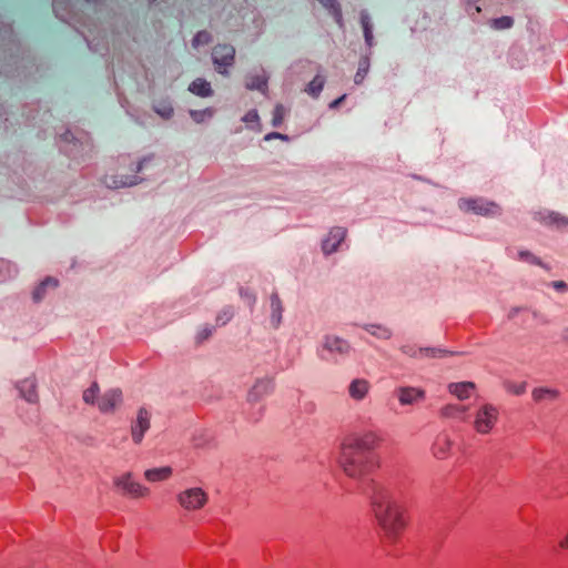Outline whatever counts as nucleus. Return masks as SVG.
Here are the masks:
<instances>
[{
  "mask_svg": "<svg viewBox=\"0 0 568 568\" xmlns=\"http://www.w3.org/2000/svg\"><path fill=\"white\" fill-rule=\"evenodd\" d=\"M371 506L377 524L388 537H395L404 527L402 510L387 490H377L371 497Z\"/></svg>",
  "mask_w": 568,
  "mask_h": 568,
  "instance_id": "obj_1",
  "label": "nucleus"
},
{
  "mask_svg": "<svg viewBox=\"0 0 568 568\" xmlns=\"http://www.w3.org/2000/svg\"><path fill=\"white\" fill-rule=\"evenodd\" d=\"M364 448L365 443L358 438L341 444L338 464L347 476L356 478L362 474L363 463L356 457V452Z\"/></svg>",
  "mask_w": 568,
  "mask_h": 568,
  "instance_id": "obj_2",
  "label": "nucleus"
},
{
  "mask_svg": "<svg viewBox=\"0 0 568 568\" xmlns=\"http://www.w3.org/2000/svg\"><path fill=\"white\" fill-rule=\"evenodd\" d=\"M458 207L466 212L476 215L490 217L501 214V207L498 203L483 197H468L458 201Z\"/></svg>",
  "mask_w": 568,
  "mask_h": 568,
  "instance_id": "obj_3",
  "label": "nucleus"
},
{
  "mask_svg": "<svg viewBox=\"0 0 568 568\" xmlns=\"http://www.w3.org/2000/svg\"><path fill=\"white\" fill-rule=\"evenodd\" d=\"M235 48L232 44L220 43L212 49V62L217 73L227 77L235 62Z\"/></svg>",
  "mask_w": 568,
  "mask_h": 568,
  "instance_id": "obj_4",
  "label": "nucleus"
},
{
  "mask_svg": "<svg viewBox=\"0 0 568 568\" xmlns=\"http://www.w3.org/2000/svg\"><path fill=\"white\" fill-rule=\"evenodd\" d=\"M498 419V409L491 404L481 405L475 413L474 429L481 435L489 434Z\"/></svg>",
  "mask_w": 568,
  "mask_h": 568,
  "instance_id": "obj_5",
  "label": "nucleus"
},
{
  "mask_svg": "<svg viewBox=\"0 0 568 568\" xmlns=\"http://www.w3.org/2000/svg\"><path fill=\"white\" fill-rule=\"evenodd\" d=\"M207 494L201 487H191L176 495L179 505L186 511H195L207 503Z\"/></svg>",
  "mask_w": 568,
  "mask_h": 568,
  "instance_id": "obj_6",
  "label": "nucleus"
},
{
  "mask_svg": "<svg viewBox=\"0 0 568 568\" xmlns=\"http://www.w3.org/2000/svg\"><path fill=\"white\" fill-rule=\"evenodd\" d=\"M113 485L123 494L131 497H144L149 494V488L133 479L130 471L113 477Z\"/></svg>",
  "mask_w": 568,
  "mask_h": 568,
  "instance_id": "obj_7",
  "label": "nucleus"
},
{
  "mask_svg": "<svg viewBox=\"0 0 568 568\" xmlns=\"http://www.w3.org/2000/svg\"><path fill=\"white\" fill-rule=\"evenodd\" d=\"M123 404V392L119 387L106 389L100 397L98 410L103 415L114 414Z\"/></svg>",
  "mask_w": 568,
  "mask_h": 568,
  "instance_id": "obj_8",
  "label": "nucleus"
},
{
  "mask_svg": "<svg viewBox=\"0 0 568 568\" xmlns=\"http://www.w3.org/2000/svg\"><path fill=\"white\" fill-rule=\"evenodd\" d=\"M19 397L30 405H37L40 402L38 392V379L34 375L26 376L16 383Z\"/></svg>",
  "mask_w": 568,
  "mask_h": 568,
  "instance_id": "obj_9",
  "label": "nucleus"
},
{
  "mask_svg": "<svg viewBox=\"0 0 568 568\" xmlns=\"http://www.w3.org/2000/svg\"><path fill=\"white\" fill-rule=\"evenodd\" d=\"M347 230L343 226H333L322 240L321 247L325 256H329L338 251L339 245L345 241Z\"/></svg>",
  "mask_w": 568,
  "mask_h": 568,
  "instance_id": "obj_10",
  "label": "nucleus"
},
{
  "mask_svg": "<svg viewBox=\"0 0 568 568\" xmlns=\"http://www.w3.org/2000/svg\"><path fill=\"white\" fill-rule=\"evenodd\" d=\"M151 426V414L145 407H140L131 424V437L134 444H141Z\"/></svg>",
  "mask_w": 568,
  "mask_h": 568,
  "instance_id": "obj_11",
  "label": "nucleus"
},
{
  "mask_svg": "<svg viewBox=\"0 0 568 568\" xmlns=\"http://www.w3.org/2000/svg\"><path fill=\"white\" fill-rule=\"evenodd\" d=\"M395 395L402 406L417 405L426 398L425 390L415 386H399L395 389Z\"/></svg>",
  "mask_w": 568,
  "mask_h": 568,
  "instance_id": "obj_12",
  "label": "nucleus"
},
{
  "mask_svg": "<svg viewBox=\"0 0 568 568\" xmlns=\"http://www.w3.org/2000/svg\"><path fill=\"white\" fill-rule=\"evenodd\" d=\"M372 385L364 377L352 378L347 385V395L354 402H364L371 394Z\"/></svg>",
  "mask_w": 568,
  "mask_h": 568,
  "instance_id": "obj_13",
  "label": "nucleus"
},
{
  "mask_svg": "<svg viewBox=\"0 0 568 568\" xmlns=\"http://www.w3.org/2000/svg\"><path fill=\"white\" fill-rule=\"evenodd\" d=\"M535 220L539 223L559 230L568 229V216L557 211H539L535 213Z\"/></svg>",
  "mask_w": 568,
  "mask_h": 568,
  "instance_id": "obj_14",
  "label": "nucleus"
},
{
  "mask_svg": "<svg viewBox=\"0 0 568 568\" xmlns=\"http://www.w3.org/2000/svg\"><path fill=\"white\" fill-rule=\"evenodd\" d=\"M323 347L331 354L347 355L352 351L351 344L335 335H327L324 337Z\"/></svg>",
  "mask_w": 568,
  "mask_h": 568,
  "instance_id": "obj_15",
  "label": "nucleus"
},
{
  "mask_svg": "<svg viewBox=\"0 0 568 568\" xmlns=\"http://www.w3.org/2000/svg\"><path fill=\"white\" fill-rule=\"evenodd\" d=\"M143 181L138 175L113 174L104 178V184L109 189L131 187Z\"/></svg>",
  "mask_w": 568,
  "mask_h": 568,
  "instance_id": "obj_16",
  "label": "nucleus"
},
{
  "mask_svg": "<svg viewBox=\"0 0 568 568\" xmlns=\"http://www.w3.org/2000/svg\"><path fill=\"white\" fill-rule=\"evenodd\" d=\"M284 305L277 293L270 295V323L271 326L277 329L283 323Z\"/></svg>",
  "mask_w": 568,
  "mask_h": 568,
  "instance_id": "obj_17",
  "label": "nucleus"
},
{
  "mask_svg": "<svg viewBox=\"0 0 568 568\" xmlns=\"http://www.w3.org/2000/svg\"><path fill=\"white\" fill-rule=\"evenodd\" d=\"M274 382L270 377L257 379L247 394V399L251 403L258 402L262 397L273 390Z\"/></svg>",
  "mask_w": 568,
  "mask_h": 568,
  "instance_id": "obj_18",
  "label": "nucleus"
},
{
  "mask_svg": "<svg viewBox=\"0 0 568 568\" xmlns=\"http://www.w3.org/2000/svg\"><path fill=\"white\" fill-rule=\"evenodd\" d=\"M447 389L449 394L455 396L459 400H466L468 399L473 392L476 389V385L473 382H457V383H449L447 385Z\"/></svg>",
  "mask_w": 568,
  "mask_h": 568,
  "instance_id": "obj_19",
  "label": "nucleus"
},
{
  "mask_svg": "<svg viewBox=\"0 0 568 568\" xmlns=\"http://www.w3.org/2000/svg\"><path fill=\"white\" fill-rule=\"evenodd\" d=\"M270 75L265 70H261L257 73H250L246 77L245 88L247 90H257L263 93L267 91Z\"/></svg>",
  "mask_w": 568,
  "mask_h": 568,
  "instance_id": "obj_20",
  "label": "nucleus"
},
{
  "mask_svg": "<svg viewBox=\"0 0 568 568\" xmlns=\"http://www.w3.org/2000/svg\"><path fill=\"white\" fill-rule=\"evenodd\" d=\"M187 90L200 98H210L213 95L214 91L211 87V83L203 78H196L190 84Z\"/></svg>",
  "mask_w": 568,
  "mask_h": 568,
  "instance_id": "obj_21",
  "label": "nucleus"
},
{
  "mask_svg": "<svg viewBox=\"0 0 568 568\" xmlns=\"http://www.w3.org/2000/svg\"><path fill=\"white\" fill-rule=\"evenodd\" d=\"M361 24L364 32L365 44L368 48V52H371L374 45V34H373V23L371 16L367 10H362L359 13Z\"/></svg>",
  "mask_w": 568,
  "mask_h": 568,
  "instance_id": "obj_22",
  "label": "nucleus"
},
{
  "mask_svg": "<svg viewBox=\"0 0 568 568\" xmlns=\"http://www.w3.org/2000/svg\"><path fill=\"white\" fill-rule=\"evenodd\" d=\"M560 393L556 388L535 387L531 390V397L536 403L554 402L558 399Z\"/></svg>",
  "mask_w": 568,
  "mask_h": 568,
  "instance_id": "obj_23",
  "label": "nucleus"
},
{
  "mask_svg": "<svg viewBox=\"0 0 568 568\" xmlns=\"http://www.w3.org/2000/svg\"><path fill=\"white\" fill-rule=\"evenodd\" d=\"M173 469L170 466L149 468L144 471V477L151 483L164 481L172 475Z\"/></svg>",
  "mask_w": 568,
  "mask_h": 568,
  "instance_id": "obj_24",
  "label": "nucleus"
},
{
  "mask_svg": "<svg viewBox=\"0 0 568 568\" xmlns=\"http://www.w3.org/2000/svg\"><path fill=\"white\" fill-rule=\"evenodd\" d=\"M59 282L54 277H45L41 283H39L33 292H32V300L34 303H40L45 294L49 287L55 288L58 286Z\"/></svg>",
  "mask_w": 568,
  "mask_h": 568,
  "instance_id": "obj_25",
  "label": "nucleus"
},
{
  "mask_svg": "<svg viewBox=\"0 0 568 568\" xmlns=\"http://www.w3.org/2000/svg\"><path fill=\"white\" fill-rule=\"evenodd\" d=\"M467 407L458 404H446L439 409V415L446 419L463 418Z\"/></svg>",
  "mask_w": 568,
  "mask_h": 568,
  "instance_id": "obj_26",
  "label": "nucleus"
},
{
  "mask_svg": "<svg viewBox=\"0 0 568 568\" xmlns=\"http://www.w3.org/2000/svg\"><path fill=\"white\" fill-rule=\"evenodd\" d=\"M318 2L334 17L341 29L344 28V19L341 4L337 0H318Z\"/></svg>",
  "mask_w": 568,
  "mask_h": 568,
  "instance_id": "obj_27",
  "label": "nucleus"
},
{
  "mask_svg": "<svg viewBox=\"0 0 568 568\" xmlns=\"http://www.w3.org/2000/svg\"><path fill=\"white\" fill-rule=\"evenodd\" d=\"M371 53L372 52H367L365 55H363L359 59L358 68H357V71H356V73L354 75V83L356 85L362 84L364 82L366 75L369 72V68H371Z\"/></svg>",
  "mask_w": 568,
  "mask_h": 568,
  "instance_id": "obj_28",
  "label": "nucleus"
},
{
  "mask_svg": "<svg viewBox=\"0 0 568 568\" xmlns=\"http://www.w3.org/2000/svg\"><path fill=\"white\" fill-rule=\"evenodd\" d=\"M100 386L97 382H92L88 388H85L82 393V400L90 406H95L98 408V403L100 400Z\"/></svg>",
  "mask_w": 568,
  "mask_h": 568,
  "instance_id": "obj_29",
  "label": "nucleus"
},
{
  "mask_svg": "<svg viewBox=\"0 0 568 568\" xmlns=\"http://www.w3.org/2000/svg\"><path fill=\"white\" fill-rule=\"evenodd\" d=\"M325 77L322 74V69H318L317 74L314 77V79L307 84L306 92L312 95L313 98H317L320 93L322 92L324 84H325Z\"/></svg>",
  "mask_w": 568,
  "mask_h": 568,
  "instance_id": "obj_30",
  "label": "nucleus"
},
{
  "mask_svg": "<svg viewBox=\"0 0 568 568\" xmlns=\"http://www.w3.org/2000/svg\"><path fill=\"white\" fill-rule=\"evenodd\" d=\"M189 114L196 124H203L210 122L213 119L215 109L205 108L202 110H189Z\"/></svg>",
  "mask_w": 568,
  "mask_h": 568,
  "instance_id": "obj_31",
  "label": "nucleus"
},
{
  "mask_svg": "<svg viewBox=\"0 0 568 568\" xmlns=\"http://www.w3.org/2000/svg\"><path fill=\"white\" fill-rule=\"evenodd\" d=\"M365 329L379 339H390L393 336V331L381 324H367Z\"/></svg>",
  "mask_w": 568,
  "mask_h": 568,
  "instance_id": "obj_32",
  "label": "nucleus"
},
{
  "mask_svg": "<svg viewBox=\"0 0 568 568\" xmlns=\"http://www.w3.org/2000/svg\"><path fill=\"white\" fill-rule=\"evenodd\" d=\"M503 385L508 393H510L513 395H517V396L523 395L527 389L526 382H514V381L506 379L503 382Z\"/></svg>",
  "mask_w": 568,
  "mask_h": 568,
  "instance_id": "obj_33",
  "label": "nucleus"
},
{
  "mask_svg": "<svg viewBox=\"0 0 568 568\" xmlns=\"http://www.w3.org/2000/svg\"><path fill=\"white\" fill-rule=\"evenodd\" d=\"M452 446V442L448 438H444L442 442L437 440L433 445L434 456L437 458H444Z\"/></svg>",
  "mask_w": 568,
  "mask_h": 568,
  "instance_id": "obj_34",
  "label": "nucleus"
},
{
  "mask_svg": "<svg viewBox=\"0 0 568 568\" xmlns=\"http://www.w3.org/2000/svg\"><path fill=\"white\" fill-rule=\"evenodd\" d=\"M212 36L206 30H201L195 33V36L192 39V45L194 48H199L201 45H205L212 42Z\"/></svg>",
  "mask_w": 568,
  "mask_h": 568,
  "instance_id": "obj_35",
  "label": "nucleus"
},
{
  "mask_svg": "<svg viewBox=\"0 0 568 568\" xmlns=\"http://www.w3.org/2000/svg\"><path fill=\"white\" fill-rule=\"evenodd\" d=\"M490 24L493 28H495L497 30H505V29H509L513 27L514 19L509 16H503L500 18L493 19L490 21Z\"/></svg>",
  "mask_w": 568,
  "mask_h": 568,
  "instance_id": "obj_36",
  "label": "nucleus"
},
{
  "mask_svg": "<svg viewBox=\"0 0 568 568\" xmlns=\"http://www.w3.org/2000/svg\"><path fill=\"white\" fill-rule=\"evenodd\" d=\"M286 114V109L283 104H276L273 111L272 125L281 126Z\"/></svg>",
  "mask_w": 568,
  "mask_h": 568,
  "instance_id": "obj_37",
  "label": "nucleus"
},
{
  "mask_svg": "<svg viewBox=\"0 0 568 568\" xmlns=\"http://www.w3.org/2000/svg\"><path fill=\"white\" fill-rule=\"evenodd\" d=\"M419 357H437L448 354L447 351L436 347H420L418 348Z\"/></svg>",
  "mask_w": 568,
  "mask_h": 568,
  "instance_id": "obj_38",
  "label": "nucleus"
},
{
  "mask_svg": "<svg viewBox=\"0 0 568 568\" xmlns=\"http://www.w3.org/2000/svg\"><path fill=\"white\" fill-rule=\"evenodd\" d=\"M154 111L163 119H170L173 115V108L170 103L154 106Z\"/></svg>",
  "mask_w": 568,
  "mask_h": 568,
  "instance_id": "obj_39",
  "label": "nucleus"
},
{
  "mask_svg": "<svg viewBox=\"0 0 568 568\" xmlns=\"http://www.w3.org/2000/svg\"><path fill=\"white\" fill-rule=\"evenodd\" d=\"M241 297L247 303L250 307H253L256 303V295L246 288L240 290Z\"/></svg>",
  "mask_w": 568,
  "mask_h": 568,
  "instance_id": "obj_40",
  "label": "nucleus"
},
{
  "mask_svg": "<svg viewBox=\"0 0 568 568\" xmlns=\"http://www.w3.org/2000/svg\"><path fill=\"white\" fill-rule=\"evenodd\" d=\"M212 335V328L209 327V326H205L203 328H201L196 336H195V339L197 343H203L204 341H206L210 336Z\"/></svg>",
  "mask_w": 568,
  "mask_h": 568,
  "instance_id": "obj_41",
  "label": "nucleus"
},
{
  "mask_svg": "<svg viewBox=\"0 0 568 568\" xmlns=\"http://www.w3.org/2000/svg\"><path fill=\"white\" fill-rule=\"evenodd\" d=\"M244 123H258L260 116L256 110H250L243 118Z\"/></svg>",
  "mask_w": 568,
  "mask_h": 568,
  "instance_id": "obj_42",
  "label": "nucleus"
},
{
  "mask_svg": "<svg viewBox=\"0 0 568 568\" xmlns=\"http://www.w3.org/2000/svg\"><path fill=\"white\" fill-rule=\"evenodd\" d=\"M233 317V312L231 310L223 311L217 317L216 322L221 325H225Z\"/></svg>",
  "mask_w": 568,
  "mask_h": 568,
  "instance_id": "obj_43",
  "label": "nucleus"
},
{
  "mask_svg": "<svg viewBox=\"0 0 568 568\" xmlns=\"http://www.w3.org/2000/svg\"><path fill=\"white\" fill-rule=\"evenodd\" d=\"M519 257L525 261H529L534 264H539V260L529 251H520Z\"/></svg>",
  "mask_w": 568,
  "mask_h": 568,
  "instance_id": "obj_44",
  "label": "nucleus"
},
{
  "mask_svg": "<svg viewBox=\"0 0 568 568\" xmlns=\"http://www.w3.org/2000/svg\"><path fill=\"white\" fill-rule=\"evenodd\" d=\"M273 139H280L282 141H288L290 140V138L287 135L278 133V132H271V133H267L264 136L265 141H270V140H273Z\"/></svg>",
  "mask_w": 568,
  "mask_h": 568,
  "instance_id": "obj_45",
  "label": "nucleus"
},
{
  "mask_svg": "<svg viewBox=\"0 0 568 568\" xmlns=\"http://www.w3.org/2000/svg\"><path fill=\"white\" fill-rule=\"evenodd\" d=\"M551 286L557 292H566V291H568V285L564 281H555V282L551 283Z\"/></svg>",
  "mask_w": 568,
  "mask_h": 568,
  "instance_id": "obj_46",
  "label": "nucleus"
},
{
  "mask_svg": "<svg viewBox=\"0 0 568 568\" xmlns=\"http://www.w3.org/2000/svg\"><path fill=\"white\" fill-rule=\"evenodd\" d=\"M150 161H151V156L142 158L141 160H139V161L136 162V164L134 165L133 170H134L135 172H140V171L143 169L144 164H145V163H148V162H150Z\"/></svg>",
  "mask_w": 568,
  "mask_h": 568,
  "instance_id": "obj_47",
  "label": "nucleus"
},
{
  "mask_svg": "<svg viewBox=\"0 0 568 568\" xmlns=\"http://www.w3.org/2000/svg\"><path fill=\"white\" fill-rule=\"evenodd\" d=\"M402 352L409 355L410 357H419V354H418V349H414L412 347H408V346H403L402 347Z\"/></svg>",
  "mask_w": 568,
  "mask_h": 568,
  "instance_id": "obj_48",
  "label": "nucleus"
},
{
  "mask_svg": "<svg viewBox=\"0 0 568 568\" xmlns=\"http://www.w3.org/2000/svg\"><path fill=\"white\" fill-rule=\"evenodd\" d=\"M521 311H523V307H520V306L511 307L509 310L508 317L515 318Z\"/></svg>",
  "mask_w": 568,
  "mask_h": 568,
  "instance_id": "obj_49",
  "label": "nucleus"
},
{
  "mask_svg": "<svg viewBox=\"0 0 568 568\" xmlns=\"http://www.w3.org/2000/svg\"><path fill=\"white\" fill-rule=\"evenodd\" d=\"M346 99V94L341 95L336 100L329 103L331 109H336L344 100Z\"/></svg>",
  "mask_w": 568,
  "mask_h": 568,
  "instance_id": "obj_50",
  "label": "nucleus"
},
{
  "mask_svg": "<svg viewBox=\"0 0 568 568\" xmlns=\"http://www.w3.org/2000/svg\"><path fill=\"white\" fill-rule=\"evenodd\" d=\"M562 339L568 343V326L562 329Z\"/></svg>",
  "mask_w": 568,
  "mask_h": 568,
  "instance_id": "obj_51",
  "label": "nucleus"
},
{
  "mask_svg": "<svg viewBox=\"0 0 568 568\" xmlns=\"http://www.w3.org/2000/svg\"><path fill=\"white\" fill-rule=\"evenodd\" d=\"M469 1H470V2H474V3H476V2H478L479 0H469Z\"/></svg>",
  "mask_w": 568,
  "mask_h": 568,
  "instance_id": "obj_52",
  "label": "nucleus"
}]
</instances>
